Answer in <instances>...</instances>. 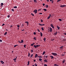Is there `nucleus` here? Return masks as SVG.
I'll use <instances>...</instances> for the list:
<instances>
[{
    "label": "nucleus",
    "mask_w": 66,
    "mask_h": 66,
    "mask_svg": "<svg viewBox=\"0 0 66 66\" xmlns=\"http://www.w3.org/2000/svg\"><path fill=\"white\" fill-rule=\"evenodd\" d=\"M66 5H61L60 6V7H62V8H63L64 7H66Z\"/></svg>",
    "instance_id": "nucleus-1"
},
{
    "label": "nucleus",
    "mask_w": 66,
    "mask_h": 66,
    "mask_svg": "<svg viewBox=\"0 0 66 66\" xmlns=\"http://www.w3.org/2000/svg\"><path fill=\"white\" fill-rule=\"evenodd\" d=\"M52 54L54 55V56H56V55H57V54H56V53H52Z\"/></svg>",
    "instance_id": "nucleus-2"
},
{
    "label": "nucleus",
    "mask_w": 66,
    "mask_h": 66,
    "mask_svg": "<svg viewBox=\"0 0 66 66\" xmlns=\"http://www.w3.org/2000/svg\"><path fill=\"white\" fill-rule=\"evenodd\" d=\"M37 10L36 9L34 11V13H35V14H36L37 13Z\"/></svg>",
    "instance_id": "nucleus-3"
},
{
    "label": "nucleus",
    "mask_w": 66,
    "mask_h": 66,
    "mask_svg": "<svg viewBox=\"0 0 66 66\" xmlns=\"http://www.w3.org/2000/svg\"><path fill=\"white\" fill-rule=\"evenodd\" d=\"M50 31L51 32H52V28L51 27H50Z\"/></svg>",
    "instance_id": "nucleus-4"
},
{
    "label": "nucleus",
    "mask_w": 66,
    "mask_h": 66,
    "mask_svg": "<svg viewBox=\"0 0 66 66\" xmlns=\"http://www.w3.org/2000/svg\"><path fill=\"white\" fill-rule=\"evenodd\" d=\"M50 57L51 58V59H52L54 58L53 56H50Z\"/></svg>",
    "instance_id": "nucleus-5"
},
{
    "label": "nucleus",
    "mask_w": 66,
    "mask_h": 66,
    "mask_svg": "<svg viewBox=\"0 0 66 66\" xmlns=\"http://www.w3.org/2000/svg\"><path fill=\"white\" fill-rule=\"evenodd\" d=\"M0 62H1V63L2 64H4V62H3V61H0Z\"/></svg>",
    "instance_id": "nucleus-6"
},
{
    "label": "nucleus",
    "mask_w": 66,
    "mask_h": 66,
    "mask_svg": "<svg viewBox=\"0 0 66 66\" xmlns=\"http://www.w3.org/2000/svg\"><path fill=\"white\" fill-rule=\"evenodd\" d=\"M3 5H4L3 4V3H1V7H2L3 6Z\"/></svg>",
    "instance_id": "nucleus-7"
},
{
    "label": "nucleus",
    "mask_w": 66,
    "mask_h": 66,
    "mask_svg": "<svg viewBox=\"0 0 66 66\" xmlns=\"http://www.w3.org/2000/svg\"><path fill=\"white\" fill-rule=\"evenodd\" d=\"M57 31H56V32L54 33V34L55 35H56V34H57Z\"/></svg>",
    "instance_id": "nucleus-8"
},
{
    "label": "nucleus",
    "mask_w": 66,
    "mask_h": 66,
    "mask_svg": "<svg viewBox=\"0 0 66 66\" xmlns=\"http://www.w3.org/2000/svg\"><path fill=\"white\" fill-rule=\"evenodd\" d=\"M57 27L58 30H60V27H59L58 26H57Z\"/></svg>",
    "instance_id": "nucleus-9"
},
{
    "label": "nucleus",
    "mask_w": 66,
    "mask_h": 66,
    "mask_svg": "<svg viewBox=\"0 0 66 66\" xmlns=\"http://www.w3.org/2000/svg\"><path fill=\"white\" fill-rule=\"evenodd\" d=\"M16 60H17V57H16L15 58L13 59V60H14V61H16Z\"/></svg>",
    "instance_id": "nucleus-10"
},
{
    "label": "nucleus",
    "mask_w": 66,
    "mask_h": 66,
    "mask_svg": "<svg viewBox=\"0 0 66 66\" xmlns=\"http://www.w3.org/2000/svg\"><path fill=\"white\" fill-rule=\"evenodd\" d=\"M63 48V46H62L60 47V49H62Z\"/></svg>",
    "instance_id": "nucleus-11"
},
{
    "label": "nucleus",
    "mask_w": 66,
    "mask_h": 66,
    "mask_svg": "<svg viewBox=\"0 0 66 66\" xmlns=\"http://www.w3.org/2000/svg\"><path fill=\"white\" fill-rule=\"evenodd\" d=\"M54 66H59V65H57V64H54Z\"/></svg>",
    "instance_id": "nucleus-12"
},
{
    "label": "nucleus",
    "mask_w": 66,
    "mask_h": 66,
    "mask_svg": "<svg viewBox=\"0 0 66 66\" xmlns=\"http://www.w3.org/2000/svg\"><path fill=\"white\" fill-rule=\"evenodd\" d=\"M34 39L35 40H36V37H34Z\"/></svg>",
    "instance_id": "nucleus-13"
},
{
    "label": "nucleus",
    "mask_w": 66,
    "mask_h": 66,
    "mask_svg": "<svg viewBox=\"0 0 66 66\" xmlns=\"http://www.w3.org/2000/svg\"><path fill=\"white\" fill-rule=\"evenodd\" d=\"M65 59L63 61H62V63H63V64H64V63H65Z\"/></svg>",
    "instance_id": "nucleus-14"
},
{
    "label": "nucleus",
    "mask_w": 66,
    "mask_h": 66,
    "mask_svg": "<svg viewBox=\"0 0 66 66\" xmlns=\"http://www.w3.org/2000/svg\"><path fill=\"white\" fill-rule=\"evenodd\" d=\"M37 56H38V55L37 54H36L35 55V58H36V57H37Z\"/></svg>",
    "instance_id": "nucleus-15"
},
{
    "label": "nucleus",
    "mask_w": 66,
    "mask_h": 66,
    "mask_svg": "<svg viewBox=\"0 0 66 66\" xmlns=\"http://www.w3.org/2000/svg\"><path fill=\"white\" fill-rule=\"evenodd\" d=\"M43 10L45 12H46V11H47V9H44Z\"/></svg>",
    "instance_id": "nucleus-16"
},
{
    "label": "nucleus",
    "mask_w": 66,
    "mask_h": 66,
    "mask_svg": "<svg viewBox=\"0 0 66 66\" xmlns=\"http://www.w3.org/2000/svg\"><path fill=\"white\" fill-rule=\"evenodd\" d=\"M40 34L41 35V37H42V36H43V33H42V32H41Z\"/></svg>",
    "instance_id": "nucleus-17"
},
{
    "label": "nucleus",
    "mask_w": 66,
    "mask_h": 66,
    "mask_svg": "<svg viewBox=\"0 0 66 66\" xmlns=\"http://www.w3.org/2000/svg\"><path fill=\"white\" fill-rule=\"evenodd\" d=\"M34 2H35V3H36L37 2V1L36 0H34Z\"/></svg>",
    "instance_id": "nucleus-18"
},
{
    "label": "nucleus",
    "mask_w": 66,
    "mask_h": 66,
    "mask_svg": "<svg viewBox=\"0 0 66 66\" xmlns=\"http://www.w3.org/2000/svg\"><path fill=\"white\" fill-rule=\"evenodd\" d=\"M50 17H51V16H49L48 17L47 19H50Z\"/></svg>",
    "instance_id": "nucleus-19"
},
{
    "label": "nucleus",
    "mask_w": 66,
    "mask_h": 66,
    "mask_svg": "<svg viewBox=\"0 0 66 66\" xmlns=\"http://www.w3.org/2000/svg\"><path fill=\"white\" fill-rule=\"evenodd\" d=\"M23 40H21V43H23Z\"/></svg>",
    "instance_id": "nucleus-20"
},
{
    "label": "nucleus",
    "mask_w": 66,
    "mask_h": 66,
    "mask_svg": "<svg viewBox=\"0 0 66 66\" xmlns=\"http://www.w3.org/2000/svg\"><path fill=\"white\" fill-rule=\"evenodd\" d=\"M44 42H46V38L44 37Z\"/></svg>",
    "instance_id": "nucleus-21"
},
{
    "label": "nucleus",
    "mask_w": 66,
    "mask_h": 66,
    "mask_svg": "<svg viewBox=\"0 0 66 66\" xmlns=\"http://www.w3.org/2000/svg\"><path fill=\"white\" fill-rule=\"evenodd\" d=\"M34 48H36L37 47H36V45H34Z\"/></svg>",
    "instance_id": "nucleus-22"
},
{
    "label": "nucleus",
    "mask_w": 66,
    "mask_h": 66,
    "mask_svg": "<svg viewBox=\"0 0 66 66\" xmlns=\"http://www.w3.org/2000/svg\"><path fill=\"white\" fill-rule=\"evenodd\" d=\"M28 56L29 57H30V53H28Z\"/></svg>",
    "instance_id": "nucleus-23"
},
{
    "label": "nucleus",
    "mask_w": 66,
    "mask_h": 66,
    "mask_svg": "<svg viewBox=\"0 0 66 66\" xmlns=\"http://www.w3.org/2000/svg\"><path fill=\"white\" fill-rule=\"evenodd\" d=\"M44 61V62H47V60H45Z\"/></svg>",
    "instance_id": "nucleus-24"
},
{
    "label": "nucleus",
    "mask_w": 66,
    "mask_h": 66,
    "mask_svg": "<svg viewBox=\"0 0 66 66\" xmlns=\"http://www.w3.org/2000/svg\"><path fill=\"white\" fill-rule=\"evenodd\" d=\"M6 34H7V32H5L4 33V35H6Z\"/></svg>",
    "instance_id": "nucleus-25"
},
{
    "label": "nucleus",
    "mask_w": 66,
    "mask_h": 66,
    "mask_svg": "<svg viewBox=\"0 0 66 66\" xmlns=\"http://www.w3.org/2000/svg\"><path fill=\"white\" fill-rule=\"evenodd\" d=\"M45 7H46L47 8H48V7H49V6H48V5H46V6H45Z\"/></svg>",
    "instance_id": "nucleus-26"
},
{
    "label": "nucleus",
    "mask_w": 66,
    "mask_h": 66,
    "mask_svg": "<svg viewBox=\"0 0 66 66\" xmlns=\"http://www.w3.org/2000/svg\"><path fill=\"white\" fill-rule=\"evenodd\" d=\"M18 46V45H15L14 46V47H15L16 46Z\"/></svg>",
    "instance_id": "nucleus-27"
},
{
    "label": "nucleus",
    "mask_w": 66,
    "mask_h": 66,
    "mask_svg": "<svg viewBox=\"0 0 66 66\" xmlns=\"http://www.w3.org/2000/svg\"><path fill=\"white\" fill-rule=\"evenodd\" d=\"M25 23H27V24H29V22H25Z\"/></svg>",
    "instance_id": "nucleus-28"
},
{
    "label": "nucleus",
    "mask_w": 66,
    "mask_h": 66,
    "mask_svg": "<svg viewBox=\"0 0 66 66\" xmlns=\"http://www.w3.org/2000/svg\"><path fill=\"white\" fill-rule=\"evenodd\" d=\"M45 51H44L43 53V55H44V54H45Z\"/></svg>",
    "instance_id": "nucleus-29"
},
{
    "label": "nucleus",
    "mask_w": 66,
    "mask_h": 66,
    "mask_svg": "<svg viewBox=\"0 0 66 66\" xmlns=\"http://www.w3.org/2000/svg\"><path fill=\"white\" fill-rule=\"evenodd\" d=\"M41 29L42 31H44V28H43V27H42Z\"/></svg>",
    "instance_id": "nucleus-30"
},
{
    "label": "nucleus",
    "mask_w": 66,
    "mask_h": 66,
    "mask_svg": "<svg viewBox=\"0 0 66 66\" xmlns=\"http://www.w3.org/2000/svg\"><path fill=\"white\" fill-rule=\"evenodd\" d=\"M17 6H15L13 7V8H15V9H17Z\"/></svg>",
    "instance_id": "nucleus-31"
},
{
    "label": "nucleus",
    "mask_w": 66,
    "mask_h": 66,
    "mask_svg": "<svg viewBox=\"0 0 66 66\" xmlns=\"http://www.w3.org/2000/svg\"><path fill=\"white\" fill-rule=\"evenodd\" d=\"M53 25L52 24H51V27H53Z\"/></svg>",
    "instance_id": "nucleus-32"
},
{
    "label": "nucleus",
    "mask_w": 66,
    "mask_h": 66,
    "mask_svg": "<svg viewBox=\"0 0 66 66\" xmlns=\"http://www.w3.org/2000/svg\"><path fill=\"white\" fill-rule=\"evenodd\" d=\"M40 46V45H36V47H39Z\"/></svg>",
    "instance_id": "nucleus-33"
},
{
    "label": "nucleus",
    "mask_w": 66,
    "mask_h": 66,
    "mask_svg": "<svg viewBox=\"0 0 66 66\" xmlns=\"http://www.w3.org/2000/svg\"><path fill=\"white\" fill-rule=\"evenodd\" d=\"M39 60L40 61H42V59H39Z\"/></svg>",
    "instance_id": "nucleus-34"
},
{
    "label": "nucleus",
    "mask_w": 66,
    "mask_h": 66,
    "mask_svg": "<svg viewBox=\"0 0 66 66\" xmlns=\"http://www.w3.org/2000/svg\"><path fill=\"white\" fill-rule=\"evenodd\" d=\"M59 21H62V20L61 19H59Z\"/></svg>",
    "instance_id": "nucleus-35"
},
{
    "label": "nucleus",
    "mask_w": 66,
    "mask_h": 66,
    "mask_svg": "<svg viewBox=\"0 0 66 66\" xmlns=\"http://www.w3.org/2000/svg\"><path fill=\"white\" fill-rule=\"evenodd\" d=\"M54 40V39H51V41H53Z\"/></svg>",
    "instance_id": "nucleus-36"
},
{
    "label": "nucleus",
    "mask_w": 66,
    "mask_h": 66,
    "mask_svg": "<svg viewBox=\"0 0 66 66\" xmlns=\"http://www.w3.org/2000/svg\"><path fill=\"white\" fill-rule=\"evenodd\" d=\"M33 34L34 35H36V32H34L33 33Z\"/></svg>",
    "instance_id": "nucleus-37"
},
{
    "label": "nucleus",
    "mask_w": 66,
    "mask_h": 66,
    "mask_svg": "<svg viewBox=\"0 0 66 66\" xmlns=\"http://www.w3.org/2000/svg\"><path fill=\"white\" fill-rule=\"evenodd\" d=\"M39 24L40 25V26H43V24H40V23Z\"/></svg>",
    "instance_id": "nucleus-38"
},
{
    "label": "nucleus",
    "mask_w": 66,
    "mask_h": 66,
    "mask_svg": "<svg viewBox=\"0 0 66 66\" xmlns=\"http://www.w3.org/2000/svg\"><path fill=\"white\" fill-rule=\"evenodd\" d=\"M61 0H57V2H59V1H61Z\"/></svg>",
    "instance_id": "nucleus-39"
},
{
    "label": "nucleus",
    "mask_w": 66,
    "mask_h": 66,
    "mask_svg": "<svg viewBox=\"0 0 66 66\" xmlns=\"http://www.w3.org/2000/svg\"><path fill=\"white\" fill-rule=\"evenodd\" d=\"M33 54H31V55H30V57H32V56H33Z\"/></svg>",
    "instance_id": "nucleus-40"
},
{
    "label": "nucleus",
    "mask_w": 66,
    "mask_h": 66,
    "mask_svg": "<svg viewBox=\"0 0 66 66\" xmlns=\"http://www.w3.org/2000/svg\"><path fill=\"white\" fill-rule=\"evenodd\" d=\"M11 11H12L13 12H14V10L13 9H12L11 10Z\"/></svg>",
    "instance_id": "nucleus-41"
},
{
    "label": "nucleus",
    "mask_w": 66,
    "mask_h": 66,
    "mask_svg": "<svg viewBox=\"0 0 66 66\" xmlns=\"http://www.w3.org/2000/svg\"><path fill=\"white\" fill-rule=\"evenodd\" d=\"M53 2H54V0H52V3H53Z\"/></svg>",
    "instance_id": "nucleus-42"
},
{
    "label": "nucleus",
    "mask_w": 66,
    "mask_h": 66,
    "mask_svg": "<svg viewBox=\"0 0 66 66\" xmlns=\"http://www.w3.org/2000/svg\"><path fill=\"white\" fill-rule=\"evenodd\" d=\"M17 27H18V28H19L20 27V26L19 25H17Z\"/></svg>",
    "instance_id": "nucleus-43"
},
{
    "label": "nucleus",
    "mask_w": 66,
    "mask_h": 66,
    "mask_svg": "<svg viewBox=\"0 0 66 66\" xmlns=\"http://www.w3.org/2000/svg\"><path fill=\"white\" fill-rule=\"evenodd\" d=\"M28 64H30V61H28Z\"/></svg>",
    "instance_id": "nucleus-44"
},
{
    "label": "nucleus",
    "mask_w": 66,
    "mask_h": 66,
    "mask_svg": "<svg viewBox=\"0 0 66 66\" xmlns=\"http://www.w3.org/2000/svg\"><path fill=\"white\" fill-rule=\"evenodd\" d=\"M31 15H32L33 16H34V14H33V13H31Z\"/></svg>",
    "instance_id": "nucleus-45"
},
{
    "label": "nucleus",
    "mask_w": 66,
    "mask_h": 66,
    "mask_svg": "<svg viewBox=\"0 0 66 66\" xmlns=\"http://www.w3.org/2000/svg\"><path fill=\"white\" fill-rule=\"evenodd\" d=\"M5 25V24L3 23V24L2 25V26H4Z\"/></svg>",
    "instance_id": "nucleus-46"
},
{
    "label": "nucleus",
    "mask_w": 66,
    "mask_h": 66,
    "mask_svg": "<svg viewBox=\"0 0 66 66\" xmlns=\"http://www.w3.org/2000/svg\"><path fill=\"white\" fill-rule=\"evenodd\" d=\"M41 10H42V9H38V11H41Z\"/></svg>",
    "instance_id": "nucleus-47"
},
{
    "label": "nucleus",
    "mask_w": 66,
    "mask_h": 66,
    "mask_svg": "<svg viewBox=\"0 0 66 66\" xmlns=\"http://www.w3.org/2000/svg\"><path fill=\"white\" fill-rule=\"evenodd\" d=\"M62 56H64V55H65V54H62Z\"/></svg>",
    "instance_id": "nucleus-48"
},
{
    "label": "nucleus",
    "mask_w": 66,
    "mask_h": 66,
    "mask_svg": "<svg viewBox=\"0 0 66 66\" xmlns=\"http://www.w3.org/2000/svg\"><path fill=\"white\" fill-rule=\"evenodd\" d=\"M41 22H43V21L42 20H41Z\"/></svg>",
    "instance_id": "nucleus-49"
},
{
    "label": "nucleus",
    "mask_w": 66,
    "mask_h": 66,
    "mask_svg": "<svg viewBox=\"0 0 66 66\" xmlns=\"http://www.w3.org/2000/svg\"><path fill=\"white\" fill-rule=\"evenodd\" d=\"M35 66H37V65L36 64V63H35Z\"/></svg>",
    "instance_id": "nucleus-50"
},
{
    "label": "nucleus",
    "mask_w": 66,
    "mask_h": 66,
    "mask_svg": "<svg viewBox=\"0 0 66 66\" xmlns=\"http://www.w3.org/2000/svg\"><path fill=\"white\" fill-rule=\"evenodd\" d=\"M26 45H24V48H26Z\"/></svg>",
    "instance_id": "nucleus-51"
},
{
    "label": "nucleus",
    "mask_w": 66,
    "mask_h": 66,
    "mask_svg": "<svg viewBox=\"0 0 66 66\" xmlns=\"http://www.w3.org/2000/svg\"><path fill=\"white\" fill-rule=\"evenodd\" d=\"M10 15H8L7 16V17H8V18H10Z\"/></svg>",
    "instance_id": "nucleus-52"
},
{
    "label": "nucleus",
    "mask_w": 66,
    "mask_h": 66,
    "mask_svg": "<svg viewBox=\"0 0 66 66\" xmlns=\"http://www.w3.org/2000/svg\"><path fill=\"white\" fill-rule=\"evenodd\" d=\"M37 30L38 32H40V31H39V29H37Z\"/></svg>",
    "instance_id": "nucleus-53"
},
{
    "label": "nucleus",
    "mask_w": 66,
    "mask_h": 66,
    "mask_svg": "<svg viewBox=\"0 0 66 66\" xmlns=\"http://www.w3.org/2000/svg\"><path fill=\"white\" fill-rule=\"evenodd\" d=\"M44 66H47V65L46 64H44Z\"/></svg>",
    "instance_id": "nucleus-54"
},
{
    "label": "nucleus",
    "mask_w": 66,
    "mask_h": 66,
    "mask_svg": "<svg viewBox=\"0 0 66 66\" xmlns=\"http://www.w3.org/2000/svg\"><path fill=\"white\" fill-rule=\"evenodd\" d=\"M31 51V52H33V50H32Z\"/></svg>",
    "instance_id": "nucleus-55"
},
{
    "label": "nucleus",
    "mask_w": 66,
    "mask_h": 66,
    "mask_svg": "<svg viewBox=\"0 0 66 66\" xmlns=\"http://www.w3.org/2000/svg\"><path fill=\"white\" fill-rule=\"evenodd\" d=\"M31 46H33V44H31Z\"/></svg>",
    "instance_id": "nucleus-56"
},
{
    "label": "nucleus",
    "mask_w": 66,
    "mask_h": 66,
    "mask_svg": "<svg viewBox=\"0 0 66 66\" xmlns=\"http://www.w3.org/2000/svg\"><path fill=\"white\" fill-rule=\"evenodd\" d=\"M52 28H53V29H54V27L53 26L52 27Z\"/></svg>",
    "instance_id": "nucleus-57"
},
{
    "label": "nucleus",
    "mask_w": 66,
    "mask_h": 66,
    "mask_svg": "<svg viewBox=\"0 0 66 66\" xmlns=\"http://www.w3.org/2000/svg\"><path fill=\"white\" fill-rule=\"evenodd\" d=\"M48 57V55H46V58H47Z\"/></svg>",
    "instance_id": "nucleus-58"
},
{
    "label": "nucleus",
    "mask_w": 66,
    "mask_h": 66,
    "mask_svg": "<svg viewBox=\"0 0 66 66\" xmlns=\"http://www.w3.org/2000/svg\"><path fill=\"white\" fill-rule=\"evenodd\" d=\"M45 5V3H43V6H44Z\"/></svg>",
    "instance_id": "nucleus-59"
},
{
    "label": "nucleus",
    "mask_w": 66,
    "mask_h": 66,
    "mask_svg": "<svg viewBox=\"0 0 66 66\" xmlns=\"http://www.w3.org/2000/svg\"><path fill=\"white\" fill-rule=\"evenodd\" d=\"M18 42L19 43H21V42H20V41H18Z\"/></svg>",
    "instance_id": "nucleus-60"
},
{
    "label": "nucleus",
    "mask_w": 66,
    "mask_h": 66,
    "mask_svg": "<svg viewBox=\"0 0 66 66\" xmlns=\"http://www.w3.org/2000/svg\"><path fill=\"white\" fill-rule=\"evenodd\" d=\"M21 31H24V29H23V30H21Z\"/></svg>",
    "instance_id": "nucleus-61"
},
{
    "label": "nucleus",
    "mask_w": 66,
    "mask_h": 66,
    "mask_svg": "<svg viewBox=\"0 0 66 66\" xmlns=\"http://www.w3.org/2000/svg\"><path fill=\"white\" fill-rule=\"evenodd\" d=\"M0 42H2V40H0Z\"/></svg>",
    "instance_id": "nucleus-62"
},
{
    "label": "nucleus",
    "mask_w": 66,
    "mask_h": 66,
    "mask_svg": "<svg viewBox=\"0 0 66 66\" xmlns=\"http://www.w3.org/2000/svg\"><path fill=\"white\" fill-rule=\"evenodd\" d=\"M43 14L42 13H39V14Z\"/></svg>",
    "instance_id": "nucleus-63"
},
{
    "label": "nucleus",
    "mask_w": 66,
    "mask_h": 66,
    "mask_svg": "<svg viewBox=\"0 0 66 66\" xmlns=\"http://www.w3.org/2000/svg\"><path fill=\"white\" fill-rule=\"evenodd\" d=\"M41 57H42V56H39V58H41Z\"/></svg>",
    "instance_id": "nucleus-64"
}]
</instances>
